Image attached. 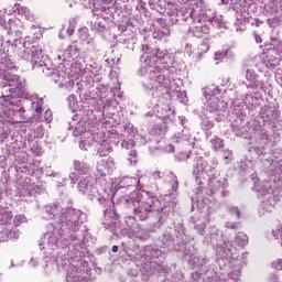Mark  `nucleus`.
Here are the masks:
<instances>
[{"label": "nucleus", "mask_w": 282, "mask_h": 282, "mask_svg": "<svg viewBox=\"0 0 282 282\" xmlns=\"http://www.w3.org/2000/svg\"><path fill=\"white\" fill-rule=\"evenodd\" d=\"M46 219H56L46 226V232L42 240L48 250L57 248H69L73 246L75 257H83V250L89 239V232L82 231L80 228L86 219L85 213L74 207L63 208L56 204L44 206Z\"/></svg>", "instance_id": "f257e3e1"}, {"label": "nucleus", "mask_w": 282, "mask_h": 282, "mask_svg": "<svg viewBox=\"0 0 282 282\" xmlns=\"http://www.w3.org/2000/svg\"><path fill=\"white\" fill-rule=\"evenodd\" d=\"M142 65L138 76L143 80L141 85L152 98H156L155 110L160 118H175V108L171 107L169 100V87H171V54L166 51L152 50L149 45L142 46Z\"/></svg>", "instance_id": "f03ea898"}, {"label": "nucleus", "mask_w": 282, "mask_h": 282, "mask_svg": "<svg viewBox=\"0 0 282 282\" xmlns=\"http://www.w3.org/2000/svg\"><path fill=\"white\" fill-rule=\"evenodd\" d=\"M118 186L119 188L115 193V195H118L117 204L130 208L134 213L135 219L147 221L151 215L164 210L162 203L153 193L134 189L140 186V178L124 176L120 180Z\"/></svg>", "instance_id": "7ed1b4c3"}, {"label": "nucleus", "mask_w": 282, "mask_h": 282, "mask_svg": "<svg viewBox=\"0 0 282 282\" xmlns=\"http://www.w3.org/2000/svg\"><path fill=\"white\" fill-rule=\"evenodd\" d=\"M13 45L18 56L24 61H30L35 72L44 74V76H55L54 80L62 89H72L74 87V80L69 79L65 73H56V68L52 66L50 61H47V56L43 54V48L32 45L24 39L15 40Z\"/></svg>", "instance_id": "20e7f679"}, {"label": "nucleus", "mask_w": 282, "mask_h": 282, "mask_svg": "<svg viewBox=\"0 0 282 282\" xmlns=\"http://www.w3.org/2000/svg\"><path fill=\"white\" fill-rule=\"evenodd\" d=\"M40 249L45 250L44 272L46 274H61V272H65V270L69 268L66 273V282H91V280L87 278V272H85V270H80L75 265H69L67 247H57L56 249L52 250L48 249L42 240L40 243Z\"/></svg>", "instance_id": "39448f33"}, {"label": "nucleus", "mask_w": 282, "mask_h": 282, "mask_svg": "<svg viewBox=\"0 0 282 282\" xmlns=\"http://www.w3.org/2000/svg\"><path fill=\"white\" fill-rule=\"evenodd\" d=\"M99 184H94V178L91 176H82L78 182V191L82 195H85L94 202L96 199L104 209L105 220L101 226L105 230L115 232L116 225L118 224V213H116L113 205V196L107 192V189H99Z\"/></svg>", "instance_id": "423d86ee"}, {"label": "nucleus", "mask_w": 282, "mask_h": 282, "mask_svg": "<svg viewBox=\"0 0 282 282\" xmlns=\"http://www.w3.org/2000/svg\"><path fill=\"white\" fill-rule=\"evenodd\" d=\"M271 166L274 176L270 181H258L253 185L258 197H265L260 205L265 213H272L282 198V160L272 161Z\"/></svg>", "instance_id": "0eeeda50"}, {"label": "nucleus", "mask_w": 282, "mask_h": 282, "mask_svg": "<svg viewBox=\"0 0 282 282\" xmlns=\"http://www.w3.org/2000/svg\"><path fill=\"white\" fill-rule=\"evenodd\" d=\"M206 102L203 106V113L205 119L202 121L203 131H210L215 124L210 120H216V122H221L226 118V111L228 107L226 101H221V89L219 86L212 85L205 88L204 93Z\"/></svg>", "instance_id": "6e6552de"}, {"label": "nucleus", "mask_w": 282, "mask_h": 282, "mask_svg": "<svg viewBox=\"0 0 282 282\" xmlns=\"http://www.w3.org/2000/svg\"><path fill=\"white\" fill-rule=\"evenodd\" d=\"M2 88V95L0 97V105L4 107L3 113L12 120L17 113L23 116L25 113V108L19 107L21 100L14 97V94L22 91L25 87V79L20 78L19 75H12L9 79L0 84Z\"/></svg>", "instance_id": "1a4fd4ad"}, {"label": "nucleus", "mask_w": 282, "mask_h": 282, "mask_svg": "<svg viewBox=\"0 0 282 282\" xmlns=\"http://www.w3.org/2000/svg\"><path fill=\"white\" fill-rule=\"evenodd\" d=\"M193 170L192 175L195 180L194 193L199 195L202 193V188H204V173L210 177H215L217 175V165L219 161L215 156H193Z\"/></svg>", "instance_id": "9d476101"}, {"label": "nucleus", "mask_w": 282, "mask_h": 282, "mask_svg": "<svg viewBox=\"0 0 282 282\" xmlns=\"http://www.w3.org/2000/svg\"><path fill=\"white\" fill-rule=\"evenodd\" d=\"M215 11L204 0H197L193 7L182 8L177 12V21L181 23H212L215 20Z\"/></svg>", "instance_id": "9b49d317"}, {"label": "nucleus", "mask_w": 282, "mask_h": 282, "mask_svg": "<svg viewBox=\"0 0 282 282\" xmlns=\"http://www.w3.org/2000/svg\"><path fill=\"white\" fill-rule=\"evenodd\" d=\"M280 116L281 111H279V108L273 105H264L261 107L259 111V118L264 123L257 130L256 142L258 144H270V137L268 135V131L272 130L274 127V121L279 120Z\"/></svg>", "instance_id": "f8f14e48"}, {"label": "nucleus", "mask_w": 282, "mask_h": 282, "mask_svg": "<svg viewBox=\"0 0 282 282\" xmlns=\"http://www.w3.org/2000/svg\"><path fill=\"white\" fill-rule=\"evenodd\" d=\"M166 258V252L162 251V249H158V247L145 246L140 250L138 254V259L143 263L141 267V279L142 281H148L155 274V270L151 267L153 259H159V261H164Z\"/></svg>", "instance_id": "ddd939ff"}, {"label": "nucleus", "mask_w": 282, "mask_h": 282, "mask_svg": "<svg viewBox=\"0 0 282 282\" xmlns=\"http://www.w3.org/2000/svg\"><path fill=\"white\" fill-rule=\"evenodd\" d=\"M207 275V282H214L215 278L217 276V273L213 271L208 275V273H205ZM192 280L193 282H204V273L196 271L192 273ZM241 281V260L238 259V261L230 262L229 265V272L228 278L220 275L215 282H239Z\"/></svg>", "instance_id": "4468645a"}, {"label": "nucleus", "mask_w": 282, "mask_h": 282, "mask_svg": "<svg viewBox=\"0 0 282 282\" xmlns=\"http://www.w3.org/2000/svg\"><path fill=\"white\" fill-rule=\"evenodd\" d=\"M217 237H219V229L217 227L209 228V241L213 246H216L217 263L221 265L224 263H230V259L235 254V247L230 242L224 241L223 243L217 242Z\"/></svg>", "instance_id": "2eb2a0df"}, {"label": "nucleus", "mask_w": 282, "mask_h": 282, "mask_svg": "<svg viewBox=\"0 0 282 282\" xmlns=\"http://www.w3.org/2000/svg\"><path fill=\"white\" fill-rule=\"evenodd\" d=\"M126 132L128 133V138L123 139L121 135L120 141H113L110 140L109 142H112V144H116V147H121V149H127V151L130 150L128 154V162H130V166H133L138 164V152L133 150V147H135V141L133 139L135 138V133H138V130L133 126H128L126 128Z\"/></svg>", "instance_id": "dca6fc26"}, {"label": "nucleus", "mask_w": 282, "mask_h": 282, "mask_svg": "<svg viewBox=\"0 0 282 282\" xmlns=\"http://www.w3.org/2000/svg\"><path fill=\"white\" fill-rule=\"evenodd\" d=\"M184 257H189L188 263L193 268H205L206 264L208 263L206 257L197 256V249H195V246L193 245H186L184 250Z\"/></svg>", "instance_id": "f3484780"}, {"label": "nucleus", "mask_w": 282, "mask_h": 282, "mask_svg": "<svg viewBox=\"0 0 282 282\" xmlns=\"http://www.w3.org/2000/svg\"><path fill=\"white\" fill-rule=\"evenodd\" d=\"M246 69V79L248 80V83L246 82H241L240 86L245 87L246 89H265V85H263V83L259 84V80L257 78H259V75H257V72L254 70V68H245Z\"/></svg>", "instance_id": "a211bd4d"}, {"label": "nucleus", "mask_w": 282, "mask_h": 282, "mask_svg": "<svg viewBox=\"0 0 282 282\" xmlns=\"http://www.w3.org/2000/svg\"><path fill=\"white\" fill-rule=\"evenodd\" d=\"M181 127H183V130L181 132H176L172 137V142L175 144H180L182 142H191L193 140V135H191V132L188 129H186V124L188 123V119L185 116L178 117Z\"/></svg>", "instance_id": "6ab92c4d"}, {"label": "nucleus", "mask_w": 282, "mask_h": 282, "mask_svg": "<svg viewBox=\"0 0 282 282\" xmlns=\"http://www.w3.org/2000/svg\"><path fill=\"white\" fill-rule=\"evenodd\" d=\"M15 94H20L21 98H24V100H29L31 102V108L36 113H43V99H39L36 95L30 94V91H26L25 88L22 90H18Z\"/></svg>", "instance_id": "aec40b11"}, {"label": "nucleus", "mask_w": 282, "mask_h": 282, "mask_svg": "<svg viewBox=\"0 0 282 282\" xmlns=\"http://www.w3.org/2000/svg\"><path fill=\"white\" fill-rule=\"evenodd\" d=\"M79 54L78 42H72V44L68 45L64 52L58 54V58L64 63H72L74 58H78Z\"/></svg>", "instance_id": "412c9836"}, {"label": "nucleus", "mask_w": 282, "mask_h": 282, "mask_svg": "<svg viewBox=\"0 0 282 282\" xmlns=\"http://www.w3.org/2000/svg\"><path fill=\"white\" fill-rule=\"evenodd\" d=\"M187 25H193L189 28V33L195 36V39H202L203 36H206L208 32H210V29L206 22L195 21L187 23Z\"/></svg>", "instance_id": "4be33fe9"}, {"label": "nucleus", "mask_w": 282, "mask_h": 282, "mask_svg": "<svg viewBox=\"0 0 282 282\" xmlns=\"http://www.w3.org/2000/svg\"><path fill=\"white\" fill-rule=\"evenodd\" d=\"M231 118L232 132L235 133V135H237V138H242V135L246 134V128L239 127V106H234Z\"/></svg>", "instance_id": "5701e85b"}, {"label": "nucleus", "mask_w": 282, "mask_h": 282, "mask_svg": "<svg viewBox=\"0 0 282 282\" xmlns=\"http://www.w3.org/2000/svg\"><path fill=\"white\" fill-rule=\"evenodd\" d=\"M97 171L102 177H105L107 173H113V171H116V161L111 156L106 160H101V164L97 165Z\"/></svg>", "instance_id": "b1692460"}, {"label": "nucleus", "mask_w": 282, "mask_h": 282, "mask_svg": "<svg viewBox=\"0 0 282 282\" xmlns=\"http://www.w3.org/2000/svg\"><path fill=\"white\" fill-rule=\"evenodd\" d=\"M209 186L213 193H217V191H225V188H228V180L224 177L217 178V175L212 176L209 178Z\"/></svg>", "instance_id": "393cba45"}, {"label": "nucleus", "mask_w": 282, "mask_h": 282, "mask_svg": "<svg viewBox=\"0 0 282 282\" xmlns=\"http://www.w3.org/2000/svg\"><path fill=\"white\" fill-rule=\"evenodd\" d=\"M262 65L268 67H276V57L274 56V48H270L267 52H264L262 55H260Z\"/></svg>", "instance_id": "a878e982"}, {"label": "nucleus", "mask_w": 282, "mask_h": 282, "mask_svg": "<svg viewBox=\"0 0 282 282\" xmlns=\"http://www.w3.org/2000/svg\"><path fill=\"white\" fill-rule=\"evenodd\" d=\"M68 131H73V135L78 138L82 133H87V123L85 121L76 122L75 124L68 122Z\"/></svg>", "instance_id": "bb28decb"}, {"label": "nucleus", "mask_w": 282, "mask_h": 282, "mask_svg": "<svg viewBox=\"0 0 282 282\" xmlns=\"http://www.w3.org/2000/svg\"><path fill=\"white\" fill-rule=\"evenodd\" d=\"M73 166L75 171H77L79 175H84V177L89 176V173H91V166H89L85 161L75 160Z\"/></svg>", "instance_id": "cd10ccee"}, {"label": "nucleus", "mask_w": 282, "mask_h": 282, "mask_svg": "<svg viewBox=\"0 0 282 282\" xmlns=\"http://www.w3.org/2000/svg\"><path fill=\"white\" fill-rule=\"evenodd\" d=\"M167 36H171V29H169V26L154 29L152 32V39H156V41H164L166 43Z\"/></svg>", "instance_id": "c85d7f7f"}, {"label": "nucleus", "mask_w": 282, "mask_h": 282, "mask_svg": "<svg viewBox=\"0 0 282 282\" xmlns=\"http://www.w3.org/2000/svg\"><path fill=\"white\" fill-rule=\"evenodd\" d=\"M19 231L17 228L13 229H6L3 231H0V242L1 241H8L9 239H19Z\"/></svg>", "instance_id": "c756f323"}, {"label": "nucleus", "mask_w": 282, "mask_h": 282, "mask_svg": "<svg viewBox=\"0 0 282 282\" xmlns=\"http://www.w3.org/2000/svg\"><path fill=\"white\" fill-rule=\"evenodd\" d=\"M112 151H113V148H111V144L107 141H102L99 148L97 149V153L98 155H100V158H105L109 155Z\"/></svg>", "instance_id": "7c9ffc66"}, {"label": "nucleus", "mask_w": 282, "mask_h": 282, "mask_svg": "<svg viewBox=\"0 0 282 282\" xmlns=\"http://www.w3.org/2000/svg\"><path fill=\"white\" fill-rule=\"evenodd\" d=\"M261 56H254L251 57L247 61L246 65H245V69H261L260 65H261Z\"/></svg>", "instance_id": "2f4dec72"}, {"label": "nucleus", "mask_w": 282, "mask_h": 282, "mask_svg": "<svg viewBox=\"0 0 282 282\" xmlns=\"http://www.w3.org/2000/svg\"><path fill=\"white\" fill-rule=\"evenodd\" d=\"M268 135H269V143H267L265 147H268L270 142H271V147H275V144L281 141V134H279V132H274V127L271 130H268ZM260 147H264V145L260 144Z\"/></svg>", "instance_id": "473e14b6"}, {"label": "nucleus", "mask_w": 282, "mask_h": 282, "mask_svg": "<svg viewBox=\"0 0 282 282\" xmlns=\"http://www.w3.org/2000/svg\"><path fill=\"white\" fill-rule=\"evenodd\" d=\"M235 241L239 248H246L248 246V236L243 231H239L235 238Z\"/></svg>", "instance_id": "72a5a7b5"}, {"label": "nucleus", "mask_w": 282, "mask_h": 282, "mask_svg": "<svg viewBox=\"0 0 282 282\" xmlns=\"http://www.w3.org/2000/svg\"><path fill=\"white\" fill-rule=\"evenodd\" d=\"M209 142L214 151H219V149H223L224 147V140H221L219 137H214Z\"/></svg>", "instance_id": "f704fd0d"}, {"label": "nucleus", "mask_w": 282, "mask_h": 282, "mask_svg": "<svg viewBox=\"0 0 282 282\" xmlns=\"http://www.w3.org/2000/svg\"><path fill=\"white\" fill-rule=\"evenodd\" d=\"M18 14L25 19V21H32V14H30V9L25 7H18Z\"/></svg>", "instance_id": "c9c22d12"}, {"label": "nucleus", "mask_w": 282, "mask_h": 282, "mask_svg": "<svg viewBox=\"0 0 282 282\" xmlns=\"http://www.w3.org/2000/svg\"><path fill=\"white\" fill-rule=\"evenodd\" d=\"M66 100L68 102L69 109H72V111H76V109L78 107V100L76 99V95H69L66 98Z\"/></svg>", "instance_id": "e433bc0d"}, {"label": "nucleus", "mask_w": 282, "mask_h": 282, "mask_svg": "<svg viewBox=\"0 0 282 282\" xmlns=\"http://www.w3.org/2000/svg\"><path fill=\"white\" fill-rule=\"evenodd\" d=\"M171 184H172V192L177 193V188H180V182L177 181V176L175 173H170Z\"/></svg>", "instance_id": "4c0bfd02"}, {"label": "nucleus", "mask_w": 282, "mask_h": 282, "mask_svg": "<svg viewBox=\"0 0 282 282\" xmlns=\"http://www.w3.org/2000/svg\"><path fill=\"white\" fill-rule=\"evenodd\" d=\"M44 135V129L43 126L37 124L36 131L34 132V135L29 134V140H34V138H42Z\"/></svg>", "instance_id": "58836bf2"}, {"label": "nucleus", "mask_w": 282, "mask_h": 282, "mask_svg": "<svg viewBox=\"0 0 282 282\" xmlns=\"http://www.w3.org/2000/svg\"><path fill=\"white\" fill-rule=\"evenodd\" d=\"M227 210L230 213V215H235L236 218L241 219V210H239V207L228 205Z\"/></svg>", "instance_id": "ea45409f"}, {"label": "nucleus", "mask_w": 282, "mask_h": 282, "mask_svg": "<svg viewBox=\"0 0 282 282\" xmlns=\"http://www.w3.org/2000/svg\"><path fill=\"white\" fill-rule=\"evenodd\" d=\"M212 25H215L216 28H224V18L221 15L217 17L214 15V20H212Z\"/></svg>", "instance_id": "a19ab883"}, {"label": "nucleus", "mask_w": 282, "mask_h": 282, "mask_svg": "<svg viewBox=\"0 0 282 282\" xmlns=\"http://www.w3.org/2000/svg\"><path fill=\"white\" fill-rule=\"evenodd\" d=\"M135 237L141 241H147V239H149V232H147L144 229H139L135 232Z\"/></svg>", "instance_id": "79ce46f5"}, {"label": "nucleus", "mask_w": 282, "mask_h": 282, "mask_svg": "<svg viewBox=\"0 0 282 282\" xmlns=\"http://www.w3.org/2000/svg\"><path fill=\"white\" fill-rule=\"evenodd\" d=\"M176 97L180 102L186 105L188 102V97L186 96V91H176Z\"/></svg>", "instance_id": "37998d69"}, {"label": "nucleus", "mask_w": 282, "mask_h": 282, "mask_svg": "<svg viewBox=\"0 0 282 282\" xmlns=\"http://www.w3.org/2000/svg\"><path fill=\"white\" fill-rule=\"evenodd\" d=\"M208 50H210V45L207 42L200 43L197 47V52H200L203 54H206V52H208Z\"/></svg>", "instance_id": "c03bdc74"}, {"label": "nucleus", "mask_w": 282, "mask_h": 282, "mask_svg": "<svg viewBox=\"0 0 282 282\" xmlns=\"http://www.w3.org/2000/svg\"><path fill=\"white\" fill-rule=\"evenodd\" d=\"M223 158H224L226 164H229L230 161L232 160V151H230V150H224V151H223Z\"/></svg>", "instance_id": "a18cd8bd"}, {"label": "nucleus", "mask_w": 282, "mask_h": 282, "mask_svg": "<svg viewBox=\"0 0 282 282\" xmlns=\"http://www.w3.org/2000/svg\"><path fill=\"white\" fill-rule=\"evenodd\" d=\"M46 175H47L48 177H55V180H61V174H59V172L53 171L52 167H48V169L46 170Z\"/></svg>", "instance_id": "49530a36"}, {"label": "nucleus", "mask_w": 282, "mask_h": 282, "mask_svg": "<svg viewBox=\"0 0 282 282\" xmlns=\"http://www.w3.org/2000/svg\"><path fill=\"white\" fill-rule=\"evenodd\" d=\"M194 228L200 235H205L206 234V225L204 223H199V224L195 225Z\"/></svg>", "instance_id": "de8ad7c7"}, {"label": "nucleus", "mask_w": 282, "mask_h": 282, "mask_svg": "<svg viewBox=\"0 0 282 282\" xmlns=\"http://www.w3.org/2000/svg\"><path fill=\"white\" fill-rule=\"evenodd\" d=\"M162 241H163V245L166 246V248H169L173 243V239L171 238V235H169V234L163 235Z\"/></svg>", "instance_id": "09e8293b"}, {"label": "nucleus", "mask_w": 282, "mask_h": 282, "mask_svg": "<svg viewBox=\"0 0 282 282\" xmlns=\"http://www.w3.org/2000/svg\"><path fill=\"white\" fill-rule=\"evenodd\" d=\"M226 228H230V230H239L241 228V223H226Z\"/></svg>", "instance_id": "8fccbe9b"}, {"label": "nucleus", "mask_w": 282, "mask_h": 282, "mask_svg": "<svg viewBox=\"0 0 282 282\" xmlns=\"http://www.w3.org/2000/svg\"><path fill=\"white\" fill-rule=\"evenodd\" d=\"M228 56V52H221V51H218L215 53V61H223V58H226Z\"/></svg>", "instance_id": "3c124183"}, {"label": "nucleus", "mask_w": 282, "mask_h": 282, "mask_svg": "<svg viewBox=\"0 0 282 282\" xmlns=\"http://www.w3.org/2000/svg\"><path fill=\"white\" fill-rule=\"evenodd\" d=\"M272 268L274 270H278V272L281 271L282 270V259H278V260L273 261Z\"/></svg>", "instance_id": "603ef678"}, {"label": "nucleus", "mask_w": 282, "mask_h": 282, "mask_svg": "<svg viewBox=\"0 0 282 282\" xmlns=\"http://www.w3.org/2000/svg\"><path fill=\"white\" fill-rule=\"evenodd\" d=\"M86 45L88 46L89 52H96V42L89 40L86 42Z\"/></svg>", "instance_id": "864d4df0"}, {"label": "nucleus", "mask_w": 282, "mask_h": 282, "mask_svg": "<svg viewBox=\"0 0 282 282\" xmlns=\"http://www.w3.org/2000/svg\"><path fill=\"white\" fill-rule=\"evenodd\" d=\"M174 230L178 232L177 237H182V235L184 232V225L180 224V225L175 226Z\"/></svg>", "instance_id": "5fc2aeb1"}, {"label": "nucleus", "mask_w": 282, "mask_h": 282, "mask_svg": "<svg viewBox=\"0 0 282 282\" xmlns=\"http://www.w3.org/2000/svg\"><path fill=\"white\" fill-rule=\"evenodd\" d=\"M153 180H162L164 177V173L156 171L152 174Z\"/></svg>", "instance_id": "6e6d98bb"}, {"label": "nucleus", "mask_w": 282, "mask_h": 282, "mask_svg": "<svg viewBox=\"0 0 282 282\" xmlns=\"http://www.w3.org/2000/svg\"><path fill=\"white\" fill-rule=\"evenodd\" d=\"M58 180H59V181H57V184H56V186H57L58 188H61V186H65V184H67V178L61 176Z\"/></svg>", "instance_id": "4d7b16f0"}, {"label": "nucleus", "mask_w": 282, "mask_h": 282, "mask_svg": "<svg viewBox=\"0 0 282 282\" xmlns=\"http://www.w3.org/2000/svg\"><path fill=\"white\" fill-rule=\"evenodd\" d=\"M44 118H45L46 122H51L52 121V110H46L44 113Z\"/></svg>", "instance_id": "13d9d810"}, {"label": "nucleus", "mask_w": 282, "mask_h": 282, "mask_svg": "<svg viewBox=\"0 0 282 282\" xmlns=\"http://www.w3.org/2000/svg\"><path fill=\"white\" fill-rule=\"evenodd\" d=\"M69 180H70V184H76V182L78 181V176L76 175L75 172L70 173Z\"/></svg>", "instance_id": "bf43d9fd"}, {"label": "nucleus", "mask_w": 282, "mask_h": 282, "mask_svg": "<svg viewBox=\"0 0 282 282\" xmlns=\"http://www.w3.org/2000/svg\"><path fill=\"white\" fill-rule=\"evenodd\" d=\"M204 56V53L197 51L196 55L193 57L195 63H199V59Z\"/></svg>", "instance_id": "052dcab7"}, {"label": "nucleus", "mask_w": 282, "mask_h": 282, "mask_svg": "<svg viewBox=\"0 0 282 282\" xmlns=\"http://www.w3.org/2000/svg\"><path fill=\"white\" fill-rule=\"evenodd\" d=\"M30 127H32V123L30 121H24L22 124H21V129L23 131H28V128L30 129Z\"/></svg>", "instance_id": "680f3d73"}, {"label": "nucleus", "mask_w": 282, "mask_h": 282, "mask_svg": "<svg viewBox=\"0 0 282 282\" xmlns=\"http://www.w3.org/2000/svg\"><path fill=\"white\" fill-rule=\"evenodd\" d=\"M30 265H31L32 268H36V265H39V259H36V258H31V260H30Z\"/></svg>", "instance_id": "e2e57ef3"}, {"label": "nucleus", "mask_w": 282, "mask_h": 282, "mask_svg": "<svg viewBox=\"0 0 282 282\" xmlns=\"http://www.w3.org/2000/svg\"><path fill=\"white\" fill-rule=\"evenodd\" d=\"M185 52L191 56V54H193V45L186 44Z\"/></svg>", "instance_id": "0e129e2a"}, {"label": "nucleus", "mask_w": 282, "mask_h": 282, "mask_svg": "<svg viewBox=\"0 0 282 282\" xmlns=\"http://www.w3.org/2000/svg\"><path fill=\"white\" fill-rule=\"evenodd\" d=\"M256 43H263V39H261V35H258L257 33H253Z\"/></svg>", "instance_id": "69168bd1"}, {"label": "nucleus", "mask_w": 282, "mask_h": 282, "mask_svg": "<svg viewBox=\"0 0 282 282\" xmlns=\"http://www.w3.org/2000/svg\"><path fill=\"white\" fill-rule=\"evenodd\" d=\"M269 282H279V276H276L275 274H271L269 278Z\"/></svg>", "instance_id": "338daca9"}, {"label": "nucleus", "mask_w": 282, "mask_h": 282, "mask_svg": "<svg viewBox=\"0 0 282 282\" xmlns=\"http://www.w3.org/2000/svg\"><path fill=\"white\" fill-rule=\"evenodd\" d=\"M262 23L263 21H261L260 19H256L252 25H256V28H259V25H262Z\"/></svg>", "instance_id": "774afa93"}]
</instances>
